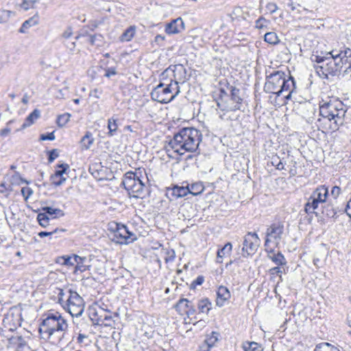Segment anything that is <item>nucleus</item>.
Returning a JSON list of instances; mask_svg holds the SVG:
<instances>
[{"label":"nucleus","mask_w":351,"mask_h":351,"mask_svg":"<svg viewBox=\"0 0 351 351\" xmlns=\"http://www.w3.org/2000/svg\"><path fill=\"white\" fill-rule=\"evenodd\" d=\"M211 308V303L207 298L201 300L198 303V308L202 313H208Z\"/></svg>","instance_id":"72a5a7b5"},{"label":"nucleus","mask_w":351,"mask_h":351,"mask_svg":"<svg viewBox=\"0 0 351 351\" xmlns=\"http://www.w3.org/2000/svg\"><path fill=\"white\" fill-rule=\"evenodd\" d=\"M140 171L127 172L124 175L122 184L130 196L136 198L143 197L145 193V186L140 178Z\"/></svg>","instance_id":"0eeeda50"},{"label":"nucleus","mask_w":351,"mask_h":351,"mask_svg":"<svg viewBox=\"0 0 351 351\" xmlns=\"http://www.w3.org/2000/svg\"><path fill=\"white\" fill-rule=\"evenodd\" d=\"M10 343L17 345L16 351H23V347L26 345L25 341L21 336L12 337L10 339Z\"/></svg>","instance_id":"2f4dec72"},{"label":"nucleus","mask_w":351,"mask_h":351,"mask_svg":"<svg viewBox=\"0 0 351 351\" xmlns=\"http://www.w3.org/2000/svg\"><path fill=\"white\" fill-rule=\"evenodd\" d=\"M66 293L64 292L62 289H59V292L58 293V302L62 305L63 307L64 305V302H66V300L64 299Z\"/></svg>","instance_id":"09e8293b"},{"label":"nucleus","mask_w":351,"mask_h":351,"mask_svg":"<svg viewBox=\"0 0 351 351\" xmlns=\"http://www.w3.org/2000/svg\"><path fill=\"white\" fill-rule=\"evenodd\" d=\"M311 60L313 62L320 64L315 66V69L317 75L324 79L328 78L329 75L335 76L345 69L344 65L341 62V60L335 56V51L328 53L326 56H313Z\"/></svg>","instance_id":"39448f33"},{"label":"nucleus","mask_w":351,"mask_h":351,"mask_svg":"<svg viewBox=\"0 0 351 351\" xmlns=\"http://www.w3.org/2000/svg\"><path fill=\"white\" fill-rule=\"evenodd\" d=\"M37 219L41 226L46 227L48 225L49 217L46 215V213H39L37 215Z\"/></svg>","instance_id":"37998d69"},{"label":"nucleus","mask_w":351,"mask_h":351,"mask_svg":"<svg viewBox=\"0 0 351 351\" xmlns=\"http://www.w3.org/2000/svg\"><path fill=\"white\" fill-rule=\"evenodd\" d=\"M245 351H262L261 346L256 342H246L243 345Z\"/></svg>","instance_id":"473e14b6"},{"label":"nucleus","mask_w":351,"mask_h":351,"mask_svg":"<svg viewBox=\"0 0 351 351\" xmlns=\"http://www.w3.org/2000/svg\"><path fill=\"white\" fill-rule=\"evenodd\" d=\"M335 56L341 60V64L344 65L345 69L343 70V74H350L351 75V49L349 48L346 49L343 51H340L338 53L335 51Z\"/></svg>","instance_id":"2eb2a0df"},{"label":"nucleus","mask_w":351,"mask_h":351,"mask_svg":"<svg viewBox=\"0 0 351 351\" xmlns=\"http://www.w3.org/2000/svg\"><path fill=\"white\" fill-rule=\"evenodd\" d=\"M260 245V239L255 232H248L243 241V256L255 253Z\"/></svg>","instance_id":"4468645a"},{"label":"nucleus","mask_w":351,"mask_h":351,"mask_svg":"<svg viewBox=\"0 0 351 351\" xmlns=\"http://www.w3.org/2000/svg\"><path fill=\"white\" fill-rule=\"evenodd\" d=\"M74 260L75 262V267L74 269V274L78 275L90 269L91 265H90V261L86 257H81L77 255H74Z\"/></svg>","instance_id":"dca6fc26"},{"label":"nucleus","mask_w":351,"mask_h":351,"mask_svg":"<svg viewBox=\"0 0 351 351\" xmlns=\"http://www.w3.org/2000/svg\"><path fill=\"white\" fill-rule=\"evenodd\" d=\"M284 232V226L282 223L278 222L269 226L266 231V239L265 247L277 246Z\"/></svg>","instance_id":"9b49d317"},{"label":"nucleus","mask_w":351,"mask_h":351,"mask_svg":"<svg viewBox=\"0 0 351 351\" xmlns=\"http://www.w3.org/2000/svg\"><path fill=\"white\" fill-rule=\"evenodd\" d=\"M12 14L13 12L9 10L3 11L0 14V23L6 22Z\"/></svg>","instance_id":"a18cd8bd"},{"label":"nucleus","mask_w":351,"mask_h":351,"mask_svg":"<svg viewBox=\"0 0 351 351\" xmlns=\"http://www.w3.org/2000/svg\"><path fill=\"white\" fill-rule=\"evenodd\" d=\"M218 340V333L213 332L205 339V346H202L200 351H209Z\"/></svg>","instance_id":"b1692460"},{"label":"nucleus","mask_w":351,"mask_h":351,"mask_svg":"<svg viewBox=\"0 0 351 351\" xmlns=\"http://www.w3.org/2000/svg\"><path fill=\"white\" fill-rule=\"evenodd\" d=\"M184 29V23L181 18H177L167 24L165 32L168 34L180 33Z\"/></svg>","instance_id":"a211bd4d"},{"label":"nucleus","mask_w":351,"mask_h":351,"mask_svg":"<svg viewBox=\"0 0 351 351\" xmlns=\"http://www.w3.org/2000/svg\"><path fill=\"white\" fill-rule=\"evenodd\" d=\"M189 191H190L188 189V185L186 186H176L171 189V195L175 198L182 197L189 194Z\"/></svg>","instance_id":"393cba45"},{"label":"nucleus","mask_w":351,"mask_h":351,"mask_svg":"<svg viewBox=\"0 0 351 351\" xmlns=\"http://www.w3.org/2000/svg\"><path fill=\"white\" fill-rule=\"evenodd\" d=\"M217 106L219 108H222V111H226V112L223 114V115L226 116L227 118L230 119V120H237L238 118L240 116V110H239V106H232V104H229L227 106L222 107V104L220 102H217Z\"/></svg>","instance_id":"aec40b11"},{"label":"nucleus","mask_w":351,"mask_h":351,"mask_svg":"<svg viewBox=\"0 0 351 351\" xmlns=\"http://www.w3.org/2000/svg\"><path fill=\"white\" fill-rule=\"evenodd\" d=\"M188 189L190 191H189V193H191L193 195H197L204 191V186L202 182H195L190 185L188 184Z\"/></svg>","instance_id":"a878e982"},{"label":"nucleus","mask_w":351,"mask_h":351,"mask_svg":"<svg viewBox=\"0 0 351 351\" xmlns=\"http://www.w3.org/2000/svg\"><path fill=\"white\" fill-rule=\"evenodd\" d=\"M232 250V245L230 243H226L222 248L217 251V262L222 263V258L226 254H228Z\"/></svg>","instance_id":"cd10ccee"},{"label":"nucleus","mask_w":351,"mask_h":351,"mask_svg":"<svg viewBox=\"0 0 351 351\" xmlns=\"http://www.w3.org/2000/svg\"><path fill=\"white\" fill-rule=\"evenodd\" d=\"M40 23V16L38 12L35 13V14L25 21L21 27H20L19 32L22 34H25L27 32V30L32 27L36 26L38 25Z\"/></svg>","instance_id":"4be33fe9"},{"label":"nucleus","mask_w":351,"mask_h":351,"mask_svg":"<svg viewBox=\"0 0 351 351\" xmlns=\"http://www.w3.org/2000/svg\"><path fill=\"white\" fill-rule=\"evenodd\" d=\"M68 330L66 320L58 312L49 313L39 326L41 338L53 344L59 343Z\"/></svg>","instance_id":"20e7f679"},{"label":"nucleus","mask_w":351,"mask_h":351,"mask_svg":"<svg viewBox=\"0 0 351 351\" xmlns=\"http://www.w3.org/2000/svg\"><path fill=\"white\" fill-rule=\"evenodd\" d=\"M10 131H11L10 128L8 127H6L5 128H4L0 131V135L2 136H7L10 132Z\"/></svg>","instance_id":"680f3d73"},{"label":"nucleus","mask_w":351,"mask_h":351,"mask_svg":"<svg viewBox=\"0 0 351 351\" xmlns=\"http://www.w3.org/2000/svg\"><path fill=\"white\" fill-rule=\"evenodd\" d=\"M57 263H59L64 265H74L75 262L74 260V255L73 256H64L58 258Z\"/></svg>","instance_id":"e433bc0d"},{"label":"nucleus","mask_w":351,"mask_h":351,"mask_svg":"<svg viewBox=\"0 0 351 351\" xmlns=\"http://www.w3.org/2000/svg\"><path fill=\"white\" fill-rule=\"evenodd\" d=\"M275 167H276V169H278V170H282V169H283L285 168V165H284V164H283L280 160H279V161L278 162V163L276 165V166H275Z\"/></svg>","instance_id":"69168bd1"},{"label":"nucleus","mask_w":351,"mask_h":351,"mask_svg":"<svg viewBox=\"0 0 351 351\" xmlns=\"http://www.w3.org/2000/svg\"><path fill=\"white\" fill-rule=\"evenodd\" d=\"M347 111L346 106L337 98H328L322 100L319 104V114L322 119L318 122L324 121V124L328 123V128L335 131L339 126L343 123V118ZM327 129V127H324Z\"/></svg>","instance_id":"7ed1b4c3"},{"label":"nucleus","mask_w":351,"mask_h":351,"mask_svg":"<svg viewBox=\"0 0 351 351\" xmlns=\"http://www.w3.org/2000/svg\"><path fill=\"white\" fill-rule=\"evenodd\" d=\"M282 273V269L279 267H274L269 269V274L271 276L278 275L281 278V274Z\"/></svg>","instance_id":"8fccbe9b"},{"label":"nucleus","mask_w":351,"mask_h":351,"mask_svg":"<svg viewBox=\"0 0 351 351\" xmlns=\"http://www.w3.org/2000/svg\"><path fill=\"white\" fill-rule=\"evenodd\" d=\"M295 89V83L291 76H287L282 71H278L266 77L264 90L276 95V106L286 104L291 99Z\"/></svg>","instance_id":"f257e3e1"},{"label":"nucleus","mask_w":351,"mask_h":351,"mask_svg":"<svg viewBox=\"0 0 351 351\" xmlns=\"http://www.w3.org/2000/svg\"><path fill=\"white\" fill-rule=\"evenodd\" d=\"M58 169L56 170L53 174H56L60 177H66V171L69 169V166L67 164H61L58 165Z\"/></svg>","instance_id":"79ce46f5"},{"label":"nucleus","mask_w":351,"mask_h":351,"mask_svg":"<svg viewBox=\"0 0 351 351\" xmlns=\"http://www.w3.org/2000/svg\"><path fill=\"white\" fill-rule=\"evenodd\" d=\"M161 254L164 256L166 263L173 261L176 257V253L173 249L162 248Z\"/></svg>","instance_id":"c756f323"},{"label":"nucleus","mask_w":351,"mask_h":351,"mask_svg":"<svg viewBox=\"0 0 351 351\" xmlns=\"http://www.w3.org/2000/svg\"><path fill=\"white\" fill-rule=\"evenodd\" d=\"M161 80H172V83L178 85L180 82H184L186 80V71L182 64H176L170 66L165 69L160 75Z\"/></svg>","instance_id":"9d476101"},{"label":"nucleus","mask_w":351,"mask_h":351,"mask_svg":"<svg viewBox=\"0 0 351 351\" xmlns=\"http://www.w3.org/2000/svg\"><path fill=\"white\" fill-rule=\"evenodd\" d=\"M58 231H59V230L58 228H56L54 230L51 231V232H45V231L40 232L38 233V236L41 238H43L45 237L51 236V235L58 232Z\"/></svg>","instance_id":"864d4df0"},{"label":"nucleus","mask_w":351,"mask_h":351,"mask_svg":"<svg viewBox=\"0 0 351 351\" xmlns=\"http://www.w3.org/2000/svg\"><path fill=\"white\" fill-rule=\"evenodd\" d=\"M43 210L45 211L44 213H46V215H49L50 216H52L53 215H58V216H64V212L59 209V208H53L51 207H45L43 208Z\"/></svg>","instance_id":"58836bf2"},{"label":"nucleus","mask_w":351,"mask_h":351,"mask_svg":"<svg viewBox=\"0 0 351 351\" xmlns=\"http://www.w3.org/2000/svg\"><path fill=\"white\" fill-rule=\"evenodd\" d=\"M21 193L24 197L25 200H27L33 193V191L29 187H23L21 189Z\"/></svg>","instance_id":"49530a36"},{"label":"nucleus","mask_w":351,"mask_h":351,"mask_svg":"<svg viewBox=\"0 0 351 351\" xmlns=\"http://www.w3.org/2000/svg\"><path fill=\"white\" fill-rule=\"evenodd\" d=\"M117 72L114 68H108L106 70L105 76L107 77H110L112 75H116Z\"/></svg>","instance_id":"4d7b16f0"},{"label":"nucleus","mask_w":351,"mask_h":351,"mask_svg":"<svg viewBox=\"0 0 351 351\" xmlns=\"http://www.w3.org/2000/svg\"><path fill=\"white\" fill-rule=\"evenodd\" d=\"M39 2V0H21L19 3V7L23 10H29L36 8V5Z\"/></svg>","instance_id":"7c9ffc66"},{"label":"nucleus","mask_w":351,"mask_h":351,"mask_svg":"<svg viewBox=\"0 0 351 351\" xmlns=\"http://www.w3.org/2000/svg\"><path fill=\"white\" fill-rule=\"evenodd\" d=\"M279 158L278 157H276V158H272V161H271V164L273 166H276V165L278 163V162L279 161Z\"/></svg>","instance_id":"338daca9"},{"label":"nucleus","mask_w":351,"mask_h":351,"mask_svg":"<svg viewBox=\"0 0 351 351\" xmlns=\"http://www.w3.org/2000/svg\"><path fill=\"white\" fill-rule=\"evenodd\" d=\"M328 195V189L324 185L318 186L311 194L305 204L306 213H313L319 203H324Z\"/></svg>","instance_id":"1a4fd4ad"},{"label":"nucleus","mask_w":351,"mask_h":351,"mask_svg":"<svg viewBox=\"0 0 351 351\" xmlns=\"http://www.w3.org/2000/svg\"><path fill=\"white\" fill-rule=\"evenodd\" d=\"M265 41L269 44L275 45L279 42V39L275 32H271L265 34Z\"/></svg>","instance_id":"4c0bfd02"},{"label":"nucleus","mask_w":351,"mask_h":351,"mask_svg":"<svg viewBox=\"0 0 351 351\" xmlns=\"http://www.w3.org/2000/svg\"><path fill=\"white\" fill-rule=\"evenodd\" d=\"M275 246H268L265 247L267 256L277 265H285L287 264L286 259L280 252L276 253L274 248Z\"/></svg>","instance_id":"6ab92c4d"},{"label":"nucleus","mask_w":351,"mask_h":351,"mask_svg":"<svg viewBox=\"0 0 351 351\" xmlns=\"http://www.w3.org/2000/svg\"><path fill=\"white\" fill-rule=\"evenodd\" d=\"M94 138L90 132H87L86 134L81 139V145L82 149H88L93 143Z\"/></svg>","instance_id":"bb28decb"},{"label":"nucleus","mask_w":351,"mask_h":351,"mask_svg":"<svg viewBox=\"0 0 351 351\" xmlns=\"http://www.w3.org/2000/svg\"><path fill=\"white\" fill-rule=\"evenodd\" d=\"M175 308L180 315H191L195 312V308L191 305V302L185 298L180 300L176 304Z\"/></svg>","instance_id":"f3484780"},{"label":"nucleus","mask_w":351,"mask_h":351,"mask_svg":"<svg viewBox=\"0 0 351 351\" xmlns=\"http://www.w3.org/2000/svg\"><path fill=\"white\" fill-rule=\"evenodd\" d=\"M54 139H55V135H54L53 132H51L47 134H42L40 136V140H42V141H47V140L52 141Z\"/></svg>","instance_id":"603ef678"},{"label":"nucleus","mask_w":351,"mask_h":351,"mask_svg":"<svg viewBox=\"0 0 351 351\" xmlns=\"http://www.w3.org/2000/svg\"><path fill=\"white\" fill-rule=\"evenodd\" d=\"M230 297V293L228 289L226 287L220 286L217 291V305L219 306H223Z\"/></svg>","instance_id":"412c9836"},{"label":"nucleus","mask_w":351,"mask_h":351,"mask_svg":"<svg viewBox=\"0 0 351 351\" xmlns=\"http://www.w3.org/2000/svg\"><path fill=\"white\" fill-rule=\"evenodd\" d=\"M204 281L202 276H199L191 284V286L195 287L196 285H201Z\"/></svg>","instance_id":"6e6d98bb"},{"label":"nucleus","mask_w":351,"mask_h":351,"mask_svg":"<svg viewBox=\"0 0 351 351\" xmlns=\"http://www.w3.org/2000/svg\"><path fill=\"white\" fill-rule=\"evenodd\" d=\"M241 98L240 97V90L239 88H233L231 90V98L230 101L233 104H237L235 106H238L240 104Z\"/></svg>","instance_id":"c9c22d12"},{"label":"nucleus","mask_w":351,"mask_h":351,"mask_svg":"<svg viewBox=\"0 0 351 351\" xmlns=\"http://www.w3.org/2000/svg\"><path fill=\"white\" fill-rule=\"evenodd\" d=\"M67 179V177H60L56 174L51 176L50 180L51 183L55 186L62 185Z\"/></svg>","instance_id":"a19ab883"},{"label":"nucleus","mask_w":351,"mask_h":351,"mask_svg":"<svg viewBox=\"0 0 351 351\" xmlns=\"http://www.w3.org/2000/svg\"><path fill=\"white\" fill-rule=\"evenodd\" d=\"M10 182L11 185H19L21 182H23V180L21 178L19 173L15 172L12 176H11Z\"/></svg>","instance_id":"c03bdc74"},{"label":"nucleus","mask_w":351,"mask_h":351,"mask_svg":"<svg viewBox=\"0 0 351 351\" xmlns=\"http://www.w3.org/2000/svg\"><path fill=\"white\" fill-rule=\"evenodd\" d=\"M267 10L271 12L274 13L278 10V5L274 3H269L267 5Z\"/></svg>","instance_id":"5fc2aeb1"},{"label":"nucleus","mask_w":351,"mask_h":351,"mask_svg":"<svg viewBox=\"0 0 351 351\" xmlns=\"http://www.w3.org/2000/svg\"><path fill=\"white\" fill-rule=\"evenodd\" d=\"M136 239L135 234L123 224L116 223L113 241L119 244H128Z\"/></svg>","instance_id":"ddd939ff"},{"label":"nucleus","mask_w":351,"mask_h":351,"mask_svg":"<svg viewBox=\"0 0 351 351\" xmlns=\"http://www.w3.org/2000/svg\"><path fill=\"white\" fill-rule=\"evenodd\" d=\"M73 34L71 27H67L62 34V36L65 38H69Z\"/></svg>","instance_id":"13d9d810"},{"label":"nucleus","mask_w":351,"mask_h":351,"mask_svg":"<svg viewBox=\"0 0 351 351\" xmlns=\"http://www.w3.org/2000/svg\"><path fill=\"white\" fill-rule=\"evenodd\" d=\"M91 319L96 322V324L100 326H110L112 317L110 311L105 309L99 305H96L90 313Z\"/></svg>","instance_id":"f8f14e48"},{"label":"nucleus","mask_w":351,"mask_h":351,"mask_svg":"<svg viewBox=\"0 0 351 351\" xmlns=\"http://www.w3.org/2000/svg\"><path fill=\"white\" fill-rule=\"evenodd\" d=\"M12 190V187L10 185H9L8 186H6V185L4 182H2L0 184V193H7V194H5L6 197L8 196L9 192L11 191Z\"/></svg>","instance_id":"de8ad7c7"},{"label":"nucleus","mask_w":351,"mask_h":351,"mask_svg":"<svg viewBox=\"0 0 351 351\" xmlns=\"http://www.w3.org/2000/svg\"><path fill=\"white\" fill-rule=\"evenodd\" d=\"M40 112L38 109L34 110V111L27 116L24 123L21 125V128L16 130V132L21 130H23L32 125L35 121L40 117Z\"/></svg>","instance_id":"5701e85b"},{"label":"nucleus","mask_w":351,"mask_h":351,"mask_svg":"<svg viewBox=\"0 0 351 351\" xmlns=\"http://www.w3.org/2000/svg\"><path fill=\"white\" fill-rule=\"evenodd\" d=\"M68 294L63 308L73 317L82 315L84 311L83 298L76 291H73L71 289L68 291Z\"/></svg>","instance_id":"6e6552de"},{"label":"nucleus","mask_w":351,"mask_h":351,"mask_svg":"<svg viewBox=\"0 0 351 351\" xmlns=\"http://www.w3.org/2000/svg\"><path fill=\"white\" fill-rule=\"evenodd\" d=\"M330 351H339V350L337 347H335V346H334L330 344Z\"/></svg>","instance_id":"774afa93"},{"label":"nucleus","mask_w":351,"mask_h":351,"mask_svg":"<svg viewBox=\"0 0 351 351\" xmlns=\"http://www.w3.org/2000/svg\"><path fill=\"white\" fill-rule=\"evenodd\" d=\"M97 37H101V35L97 36V35H91L89 36V43L92 45H96V40L97 39Z\"/></svg>","instance_id":"bf43d9fd"},{"label":"nucleus","mask_w":351,"mask_h":351,"mask_svg":"<svg viewBox=\"0 0 351 351\" xmlns=\"http://www.w3.org/2000/svg\"><path fill=\"white\" fill-rule=\"evenodd\" d=\"M341 191V190L340 187H339L337 186H335L332 187V189L331 190V195H332V196H333V197L335 199H336L340 195Z\"/></svg>","instance_id":"3c124183"},{"label":"nucleus","mask_w":351,"mask_h":351,"mask_svg":"<svg viewBox=\"0 0 351 351\" xmlns=\"http://www.w3.org/2000/svg\"><path fill=\"white\" fill-rule=\"evenodd\" d=\"M65 94L63 93V90L60 89L58 90V93L56 94V97L59 99H63L64 98Z\"/></svg>","instance_id":"0e129e2a"},{"label":"nucleus","mask_w":351,"mask_h":351,"mask_svg":"<svg viewBox=\"0 0 351 351\" xmlns=\"http://www.w3.org/2000/svg\"><path fill=\"white\" fill-rule=\"evenodd\" d=\"M70 117L71 114L69 113H64L63 114L58 116L57 119V123L58 126H64L69 122Z\"/></svg>","instance_id":"ea45409f"},{"label":"nucleus","mask_w":351,"mask_h":351,"mask_svg":"<svg viewBox=\"0 0 351 351\" xmlns=\"http://www.w3.org/2000/svg\"><path fill=\"white\" fill-rule=\"evenodd\" d=\"M108 128L109 130L108 135L110 136H114L118 129L116 119L112 117L108 120Z\"/></svg>","instance_id":"f704fd0d"},{"label":"nucleus","mask_w":351,"mask_h":351,"mask_svg":"<svg viewBox=\"0 0 351 351\" xmlns=\"http://www.w3.org/2000/svg\"><path fill=\"white\" fill-rule=\"evenodd\" d=\"M266 21L264 19H259L256 21V27L258 28H262L263 27V23H265Z\"/></svg>","instance_id":"e2e57ef3"},{"label":"nucleus","mask_w":351,"mask_h":351,"mask_svg":"<svg viewBox=\"0 0 351 351\" xmlns=\"http://www.w3.org/2000/svg\"><path fill=\"white\" fill-rule=\"evenodd\" d=\"M136 32V27L130 26L128 29H126L124 32L122 34L121 36V40L122 41H130Z\"/></svg>","instance_id":"c85d7f7f"},{"label":"nucleus","mask_w":351,"mask_h":351,"mask_svg":"<svg viewBox=\"0 0 351 351\" xmlns=\"http://www.w3.org/2000/svg\"><path fill=\"white\" fill-rule=\"evenodd\" d=\"M202 139L201 132L193 128H185L175 134L166 147L167 152L183 155L186 152H196Z\"/></svg>","instance_id":"f03ea898"},{"label":"nucleus","mask_w":351,"mask_h":351,"mask_svg":"<svg viewBox=\"0 0 351 351\" xmlns=\"http://www.w3.org/2000/svg\"><path fill=\"white\" fill-rule=\"evenodd\" d=\"M180 87L172 80H161L160 84L152 91L151 97L153 100L167 104L172 101L179 93Z\"/></svg>","instance_id":"423d86ee"},{"label":"nucleus","mask_w":351,"mask_h":351,"mask_svg":"<svg viewBox=\"0 0 351 351\" xmlns=\"http://www.w3.org/2000/svg\"><path fill=\"white\" fill-rule=\"evenodd\" d=\"M58 156V154L56 152V150H53V151L51 152V153L49 154V160L50 162H52Z\"/></svg>","instance_id":"052dcab7"}]
</instances>
